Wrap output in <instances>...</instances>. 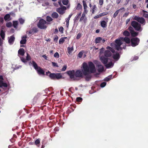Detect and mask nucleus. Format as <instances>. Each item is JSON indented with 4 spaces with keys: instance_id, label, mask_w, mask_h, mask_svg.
Masks as SVG:
<instances>
[{
    "instance_id": "1",
    "label": "nucleus",
    "mask_w": 148,
    "mask_h": 148,
    "mask_svg": "<svg viewBox=\"0 0 148 148\" xmlns=\"http://www.w3.org/2000/svg\"><path fill=\"white\" fill-rule=\"evenodd\" d=\"M82 64L84 70L83 74L85 76L86 80L89 81L90 80L92 77V75L89 73L90 72V73H92L95 72V66L92 62L91 61L88 62V66L86 62H84Z\"/></svg>"
},
{
    "instance_id": "2",
    "label": "nucleus",
    "mask_w": 148,
    "mask_h": 148,
    "mask_svg": "<svg viewBox=\"0 0 148 148\" xmlns=\"http://www.w3.org/2000/svg\"><path fill=\"white\" fill-rule=\"evenodd\" d=\"M46 75L49 76L50 78L52 79H59L62 77V75L60 73H51L50 72L48 71L46 72Z\"/></svg>"
},
{
    "instance_id": "3",
    "label": "nucleus",
    "mask_w": 148,
    "mask_h": 148,
    "mask_svg": "<svg viewBox=\"0 0 148 148\" xmlns=\"http://www.w3.org/2000/svg\"><path fill=\"white\" fill-rule=\"evenodd\" d=\"M131 25L136 31L141 32L142 28L141 25L135 21H132L131 22Z\"/></svg>"
},
{
    "instance_id": "4",
    "label": "nucleus",
    "mask_w": 148,
    "mask_h": 148,
    "mask_svg": "<svg viewBox=\"0 0 148 148\" xmlns=\"http://www.w3.org/2000/svg\"><path fill=\"white\" fill-rule=\"evenodd\" d=\"M48 24V23L45 20L42 18L39 20L37 24V26L41 29H46L47 28V26L46 25Z\"/></svg>"
},
{
    "instance_id": "5",
    "label": "nucleus",
    "mask_w": 148,
    "mask_h": 148,
    "mask_svg": "<svg viewBox=\"0 0 148 148\" xmlns=\"http://www.w3.org/2000/svg\"><path fill=\"white\" fill-rule=\"evenodd\" d=\"M115 49L118 50H121L122 48L121 47V46L123 42L119 39H117L115 40Z\"/></svg>"
},
{
    "instance_id": "6",
    "label": "nucleus",
    "mask_w": 148,
    "mask_h": 148,
    "mask_svg": "<svg viewBox=\"0 0 148 148\" xmlns=\"http://www.w3.org/2000/svg\"><path fill=\"white\" fill-rule=\"evenodd\" d=\"M131 40V45L132 47H135L138 45L140 42L139 39L137 37L132 38Z\"/></svg>"
},
{
    "instance_id": "7",
    "label": "nucleus",
    "mask_w": 148,
    "mask_h": 148,
    "mask_svg": "<svg viewBox=\"0 0 148 148\" xmlns=\"http://www.w3.org/2000/svg\"><path fill=\"white\" fill-rule=\"evenodd\" d=\"M133 19L137 21L141 24H145V20L144 18L142 17H139L138 16H135L134 18Z\"/></svg>"
},
{
    "instance_id": "8",
    "label": "nucleus",
    "mask_w": 148,
    "mask_h": 148,
    "mask_svg": "<svg viewBox=\"0 0 148 148\" xmlns=\"http://www.w3.org/2000/svg\"><path fill=\"white\" fill-rule=\"evenodd\" d=\"M69 75L70 78L73 80L75 79V72L74 70L69 71L66 72Z\"/></svg>"
},
{
    "instance_id": "9",
    "label": "nucleus",
    "mask_w": 148,
    "mask_h": 148,
    "mask_svg": "<svg viewBox=\"0 0 148 148\" xmlns=\"http://www.w3.org/2000/svg\"><path fill=\"white\" fill-rule=\"evenodd\" d=\"M66 9V8L64 6L62 7L58 8L56 9V11L59 14L62 15L64 13V10Z\"/></svg>"
},
{
    "instance_id": "10",
    "label": "nucleus",
    "mask_w": 148,
    "mask_h": 148,
    "mask_svg": "<svg viewBox=\"0 0 148 148\" xmlns=\"http://www.w3.org/2000/svg\"><path fill=\"white\" fill-rule=\"evenodd\" d=\"M100 60L101 62L105 65L107 63L108 58L107 57H105L104 56H102L100 58Z\"/></svg>"
},
{
    "instance_id": "11",
    "label": "nucleus",
    "mask_w": 148,
    "mask_h": 148,
    "mask_svg": "<svg viewBox=\"0 0 148 148\" xmlns=\"http://www.w3.org/2000/svg\"><path fill=\"white\" fill-rule=\"evenodd\" d=\"M104 19L105 20H106V21L103 20L101 21L100 22L101 26L103 28H104L107 27L108 18H104Z\"/></svg>"
},
{
    "instance_id": "12",
    "label": "nucleus",
    "mask_w": 148,
    "mask_h": 148,
    "mask_svg": "<svg viewBox=\"0 0 148 148\" xmlns=\"http://www.w3.org/2000/svg\"><path fill=\"white\" fill-rule=\"evenodd\" d=\"M75 75L76 77H82L83 73L81 71L78 70L75 72Z\"/></svg>"
},
{
    "instance_id": "13",
    "label": "nucleus",
    "mask_w": 148,
    "mask_h": 148,
    "mask_svg": "<svg viewBox=\"0 0 148 148\" xmlns=\"http://www.w3.org/2000/svg\"><path fill=\"white\" fill-rule=\"evenodd\" d=\"M36 71L39 75H45V71L40 67H39V68Z\"/></svg>"
},
{
    "instance_id": "14",
    "label": "nucleus",
    "mask_w": 148,
    "mask_h": 148,
    "mask_svg": "<svg viewBox=\"0 0 148 148\" xmlns=\"http://www.w3.org/2000/svg\"><path fill=\"white\" fill-rule=\"evenodd\" d=\"M121 40H122L123 41L125 42L127 44H129L130 43L131 40L128 37H125L124 38L121 37L120 38Z\"/></svg>"
},
{
    "instance_id": "15",
    "label": "nucleus",
    "mask_w": 148,
    "mask_h": 148,
    "mask_svg": "<svg viewBox=\"0 0 148 148\" xmlns=\"http://www.w3.org/2000/svg\"><path fill=\"white\" fill-rule=\"evenodd\" d=\"M15 38L14 35H12L11 36L10 38L8 39V42L10 45L12 44L15 40Z\"/></svg>"
},
{
    "instance_id": "16",
    "label": "nucleus",
    "mask_w": 148,
    "mask_h": 148,
    "mask_svg": "<svg viewBox=\"0 0 148 148\" xmlns=\"http://www.w3.org/2000/svg\"><path fill=\"white\" fill-rule=\"evenodd\" d=\"M104 56L106 57H109L112 55V53L110 51L108 50H106L104 52Z\"/></svg>"
},
{
    "instance_id": "17",
    "label": "nucleus",
    "mask_w": 148,
    "mask_h": 148,
    "mask_svg": "<svg viewBox=\"0 0 148 148\" xmlns=\"http://www.w3.org/2000/svg\"><path fill=\"white\" fill-rule=\"evenodd\" d=\"M25 53V50L23 48H20L18 51V55L24 56Z\"/></svg>"
},
{
    "instance_id": "18",
    "label": "nucleus",
    "mask_w": 148,
    "mask_h": 148,
    "mask_svg": "<svg viewBox=\"0 0 148 148\" xmlns=\"http://www.w3.org/2000/svg\"><path fill=\"white\" fill-rule=\"evenodd\" d=\"M120 57V55L118 53H116V54H114L113 56V58L115 60H118Z\"/></svg>"
},
{
    "instance_id": "19",
    "label": "nucleus",
    "mask_w": 148,
    "mask_h": 148,
    "mask_svg": "<svg viewBox=\"0 0 148 148\" xmlns=\"http://www.w3.org/2000/svg\"><path fill=\"white\" fill-rule=\"evenodd\" d=\"M81 14L82 12H79V13L77 14L74 19V21L77 22L79 19L81 15Z\"/></svg>"
},
{
    "instance_id": "20",
    "label": "nucleus",
    "mask_w": 148,
    "mask_h": 148,
    "mask_svg": "<svg viewBox=\"0 0 148 148\" xmlns=\"http://www.w3.org/2000/svg\"><path fill=\"white\" fill-rule=\"evenodd\" d=\"M27 38L26 36H23L22 38H25V39H22L20 42V43L21 44L23 45L25 44L26 42V38Z\"/></svg>"
},
{
    "instance_id": "21",
    "label": "nucleus",
    "mask_w": 148,
    "mask_h": 148,
    "mask_svg": "<svg viewBox=\"0 0 148 148\" xmlns=\"http://www.w3.org/2000/svg\"><path fill=\"white\" fill-rule=\"evenodd\" d=\"M124 8H121L117 10V11H116L114 13V15H113V17L114 18H115L117 15L118 14L119 11L120 10H124Z\"/></svg>"
},
{
    "instance_id": "22",
    "label": "nucleus",
    "mask_w": 148,
    "mask_h": 148,
    "mask_svg": "<svg viewBox=\"0 0 148 148\" xmlns=\"http://www.w3.org/2000/svg\"><path fill=\"white\" fill-rule=\"evenodd\" d=\"M51 17L54 18H57L58 16V14L56 12H53L51 15Z\"/></svg>"
},
{
    "instance_id": "23",
    "label": "nucleus",
    "mask_w": 148,
    "mask_h": 148,
    "mask_svg": "<svg viewBox=\"0 0 148 148\" xmlns=\"http://www.w3.org/2000/svg\"><path fill=\"white\" fill-rule=\"evenodd\" d=\"M32 64L34 69L36 70L39 68V67L38 66L37 64L34 61H32Z\"/></svg>"
},
{
    "instance_id": "24",
    "label": "nucleus",
    "mask_w": 148,
    "mask_h": 148,
    "mask_svg": "<svg viewBox=\"0 0 148 148\" xmlns=\"http://www.w3.org/2000/svg\"><path fill=\"white\" fill-rule=\"evenodd\" d=\"M102 38L101 37H98L96 38L95 42L96 44L101 43Z\"/></svg>"
},
{
    "instance_id": "25",
    "label": "nucleus",
    "mask_w": 148,
    "mask_h": 148,
    "mask_svg": "<svg viewBox=\"0 0 148 148\" xmlns=\"http://www.w3.org/2000/svg\"><path fill=\"white\" fill-rule=\"evenodd\" d=\"M98 71L99 72H101L103 71L104 67L101 65H99L98 66Z\"/></svg>"
},
{
    "instance_id": "26",
    "label": "nucleus",
    "mask_w": 148,
    "mask_h": 148,
    "mask_svg": "<svg viewBox=\"0 0 148 148\" xmlns=\"http://www.w3.org/2000/svg\"><path fill=\"white\" fill-rule=\"evenodd\" d=\"M123 35L126 36H129L130 33L127 31L125 30L123 32Z\"/></svg>"
},
{
    "instance_id": "27",
    "label": "nucleus",
    "mask_w": 148,
    "mask_h": 148,
    "mask_svg": "<svg viewBox=\"0 0 148 148\" xmlns=\"http://www.w3.org/2000/svg\"><path fill=\"white\" fill-rule=\"evenodd\" d=\"M114 65V64L112 62H110L108 64H106L105 65L106 67L107 68H109L111 66H113Z\"/></svg>"
},
{
    "instance_id": "28",
    "label": "nucleus",
    "mask_w": 148,
    "mask_h": 148,
    "mask_svg": "<svg viewBox=\"0 0 148 148\" xmlns=\"http://www.w3.org/2000/svg\"><path fill=\"white\" fill-rule=\"evenodd\" d=\"M0 35L3 39H4L5 38V32L3 30L1 31Z\"/></svg>"
},
{
    "instance_id": "29",
    "label": "nucleus",
    "mask_w": 148,
    "mask_h": 148,
    "mask_svg": "<svg viewBox=\"0 0 148 148\" xmlns=\"http://www.w3.org/2000/svg\"><path fill=\"white\" fill-rule=\"evenodd\" d=\"M131 34V36L132 37H135L137 36L138 34V32H135L134 31L132 32H131L130 33Z\"/></svg>"
},
{
    "instance_id": "30",
    "label": "nucleus",
    "mask_w": 148,
    "mask_h": 148,
    "mask_svg": "<svg viewBox=\"0 0 148 148\" xmlns=\"http://www.w3.org/2000/svg\"><path fill=\"white\" fill-rule=\"evenodd\" d=\"M18 21H13V25L15 28H17L18 25Z\"/></svg>"
},
{
    "instance_id": "31",
    "label": "nucleus",
    "mask_w": 148,
    "mask_h": 148,
    "mask_svg": "<svg viewBox=\"0 0 148 148\" xmlns=\"http://www.w3.org/2000/svg\"><path fill=\"white\" fill-rule=\"evenodd\" d=\"M97 7L95 5H94L92 8L91 12L92 14H94L95 12V11L96 10Z\"/></svg>"
},
{
    "instance_id": "32",
    "label": "nucleus",
    "mask_w": 148,
    "mask_h": 148,
    "mask_svg": "<svg viewBox=\"0 0 148 148\" xmlns=\"http://www.w3.org/2000/svg\"><path fill=\"white\" fill-rule=\"evenodd\" d=\"M143 12L144 13L143 16L145 18H148V14L146 13H147L148 12L144 10H143Z\"/></svg>"
},
{
    "instance_id": "33",
    "label": "nucleus",
    "mask_w": 148,
    "mask_h": 148,
    "mask_svg": "<svg viewBox=\"0 0 148 148\" xmlns=\"http://www.w3.org/2000/svg\"><path fill=\"white\" fill-rule=\"evenodd\" d=\"M68 52L69 54H70L73 50V47H68L67 48Z\"/></svg>"
},
{
    "instance_id": "34",
    "label": "nucleus",
    "mask_w": 148,
    "mask_h": 148,
    "mask_svg": "<svg viewBox=\"0 0 148 148\" xmlns=\"http://www.w3.org/2000/svg\"><path fill=\"white\" fill-rule=\"evenodd\" d=\"M82 8V5L80 3H78L76 8V9L77 10H80Z\"/></svg>"
},
{
    "instance_id": "35",
    "label": "nucleus",
    "mask_w": 148,
    "mask_h": 148,
    "mask_svg": "<svg viewBox=\"0 0 148 148\" xmlns=\"http://www.w3.org/2000/svg\"><path fill=\"white\" fill-rule=\"evenodd\" d=\"M112 76L111 75L109 76L108 77H106L105 78L104 80L105 81L108 82L111 79H112Z\"/></svg>"
},
{
    "instance_id": "36",
    "label": "nucleus",
    "mask_w": 148,
    "mask_h": 148,
    "mask_svg": "<svg viewBox=\"0 0 148 148\" xmlns=\"http://www.w3.org/2000/svg\"><path fill=\"white\" fill-rule=\"evenodd\" d=\"M85 14H84V13H82V16L79 20L80 21H82V20H84V21L85 22V19H84V18L85 17Z\"/></svg>"
},
{
    "instance_id": "37",
    "label": "nucleus",
    "mask_w": 148,
    "mask_h": 148,
    "mask_svg": "<svg viewBox=\"0 0 148 148\" xmlns=\"http://www.w3.org/2000/svg\"><path fill=\"white\" fill-rule=\"evenodd\" d=\"M10 17V15L9 14H6L4 17L5 21L7 20Z\"/></svg>"
},
{
    "instance_id": "38",
    "label": "nucleus",
    "mask_w": 148,
    "mask_h": 148,
    "mask_svg": "<svg viewBox=\"0 0 148 148\" xmlns=\"http://www.w3.org/2000/svg\"><path fill=\"white\" fill-rule=\"evenodd\" d=\"M1 87H2V86L5 87H8V85L5 82H3V80H2V82L1 83Z\"/></svg>"
},
{
    "instance_id": "39",
    "label": "nucleus",
    "mask_w": 148,
    "mask_h": 148,
    "mask_svg": "<svg viewBox=\"0 0 148 148\" xmlns=\"http://www.w3.org/2000/svg\"><path fill=\"white\" fill-rule=\"evenodd\" d=\"M62 3L63 5H67L69 3L68 0H62Z\"/></svg>"
},
{
    "instance_id": "40",
    "label": "nucleus",
    "mask_w": 148,
    "mask_h": 148,
    "mask_svg": "<svg viewBox=\"0 0 148 148\" xmlns=\"http://www.w3.org/2000/svg\"><path fill=\"white\" fill-rule=\"evenodd\" d=\"M53 19L50 16H47L46 17V20L48 22H50L53 20Z\"/></svg>"
},
{
    "instance_id": "41",
    "label": "nucleus",
    "mask_w": 148,
    "mask_h": 148,
    "mask_svg": "<svg viewBox=\"0 0 148 148\" xmlns=\"http://www.w3.org/2000/svg\"><path fill=\"white\" fill-rule=\"evenodd\" d=\"M108 12H103V13L100 14H99L100 15V16L101 17L105 16L106 15L108 14Z\"/></svg>"
},
{
    "instance_id": "42",
    "label": "nucleus",
    "mask_w": 148,
    "mask_h": 148,
    "mask_svg": "<svg viewBox=\"0 0 148 148\" xmlns=\"http://www.w3.org/2000/svg\"><path fill=\"white\" fill-rule=\"evenodd\" d=\"M83 3V5L84 6V9H87V6L86 3V1H85L84 0H83L82 1Z\"/></svg>"
},
{
    "instance_id": "43",
    "label": "nucleus",
    "mask_w": 148,
    "mask_h": 148,
    "mask_svg": "<svg viewBox=\"0 0 148 148\" xmlns=\"http://www.w3.org/2000/svg\"><path fill=\"white\" fill-rule=\"evenodd\" d=\"M128 29L130 31V33L134 31L133 27L132 26H130L128 28Z\"/></svg>"
},
{
    "instance_id": "44",
    "label": "nucleus",
    "mask_w": 148,
    "mask_h": 148,
    "mask_svg": "<svg viewBox=\"0 0 148 148\" xmlns=\"http://www.w3.org/2000/svg\"><path fill=\"white\" fill-rule=\"evenodd\" d=\"M12 23L11 22H8L6 24V26L8 27H10L12 26Z\"/></svg>"
},
{
    "instance_id": "45",
    "label": "nucleus",
    "mask_w": 148,
    "mask_h": 148,
    "mask_svg": "<svg viewBox=\"0 0 148 148\" xmlns=\"http://www.w3.org/2000/svg\"><path fill=\"white\" fill-rule=\"evenodd\" d=\"M76 101L78 102H81L82 100V99L81 97H77L76 99Z\"/></svg>"
},
{
    "instance_id": "46",
    "label": "nucleus",
    "mask_w": 148,
    "mask_h": 148,
    "mask_svg": "<svg viewBox=\"0 0 148 148\" xmlns=\"http://www.w3.org/2000/svg\"><path fill=\"white\" fill-rule=\"evenodd\" d=\"M19 21L20 23L21 24H23L25 21L24 20L21 18H19Z\"/></svg>"
},
{
    "instance_id": "47",
    "label": "nucleus",
    "mask_w": 148,
    "mask_h": 148,
    "mask_svg": "<svg viewBox=\"0 0 148 148\" xmlns=\"http://www.w3.org/2000/svg\"><path fill=\"white\" fill-rule=\"evenodd\" d=\"M65 40L64 38H61L59 40V43L60 44L64 42Z\"/></svg>"
},
{
    "instance_id": "48",
    "label": "nucleus",
    "mask_w": 148,
    "mask_h": 148,
    "mask_svg": "<svg viewBox=\"0 0 148 148\" xmlns=\"http://www.w3.org/2000/svg\"><path fill=\"white\" fill-rule=\"evenodd\" d=\"M27 56H26V60L29 61L31 60V57L27 53Z\"/></svg>"
},
{
    "instance_id": "49",
    "label": "nucleus",
    "mask_w": 148,
    "mask_h": 148,
    "mask_svg": "<svg viewBox=\"0 0 148 148\" xmlns=\"http://www.w3.org/2000/svg\"><path fill=\"white\" fill-rule=\"evenodd\" d=\"M20 58L21 59V61L22 62H23L24 63H25V62H27L25 58H24L23 57H20Z\"/></svg>"
},
{
    "instance_id": "50",
    "label": "nucleus",
    "mask_w": 148,
    "mask_h": 148,
    "mask_svg": "<svg viewBox=\"0 0 148 148\" xmlns=\"http://www.w3.org/2000/svg\"><path fill=\"white\" fill-rule=\"evenodd\" d=\"M59 31L62 34H63V33L64 28L62 27H60L59 28Z\"/></svg>"
},
{
    "instance_id": "51",
    "label": "nucleus",
    "mask_w": 148,
    "mask_h": 148,
    "mask_svg": "<svg viewBox=\"0 0 148 148\" xmlns=\"http://www.w3.org/2000/svg\"><path fill=\"white\" fill-rule=\"evenodd\" d=\"M83 54V52L82 51H80L78 54L77 55V56L79 58H81L82 57Z\"/></svg>"
},
{
    "instance_id": "52",
    "label": "nucleus",
    "mask_w": 148,
    "mask_h": 148,
    "mask_svg": "<svg viewBox=\"0 0 148 148\" xmlns=\"http://www.w3.org/2000/svg\"><path fill=\"white\" fill-rule=\"evenodd\" d=\"M73 14H70L68 18L66 19V21L69 22V20L70 18L73 15Z\"/></svg>"
},
{
    "instance_id": "53",
    "label": "nucleus",
    "mask_w": 148,
    "mask_h": 148,
    "mask_svg": "<svg viewBox=\"0 0 148 148\" xmlns=\"http://www.w3.org/2000/svg\"><path fill=\"white\" fill-rule=\"evenodd\" d=\"M54 56L55 58H58L59 57V54L58 52H56L55 53L54 55Z\"/></svg>"
},
{
    "instance_id": "54",
    "label": "nucleus",
    "mask_w": 148,
    "mask_h": 148,
    "mask_svg": "<svg viewBox=\"0 0 148 148\" xmlns=\"http://www.w3.org/2000/svg\"><path fill=\"white\" fill-rule=\"evenodd\" d=\"M40 143V140L39 139H36L35 141V144L36 145H37Z\"/></svg>"
},
{
    "instance_id": "55",
    "label": "nucleus",
    "mask_w": 148,
    "mask_h": 148,
    "mask_svg": "<svg viewBox=\"0 0 148 148\" xmlns=\"http://www.w3.org/2000/svg\"><path fill=\"white\" fill-rule=\"evenodd\" d=\"M106 82H102L100 84V86L101 87H103L106 85Z\"/></svg>"
},
{
    "instance_id": "56",
    "label": "nucleus",
    "mask_w": 148,
    "mask_h": 148,
    "mask_svg": "<svg viewBox=\"0 0 148 148\" xmlns=\"http://www.w3.org/2000/svg\"><path fill=\"white\" fill-rule=\"evenodd\" d=\"M67 68V66L66 65H64L62 68L61 70L62 71H65Z\"/></svg>"
},
{
    "instance_id": "57",
    "label": "nucleus",
    "mask_w": 148,
    "mask_h": 148,
    "mask_svg": "<svg viewBox=\"0 0 148 148\" xmlns=\"http://www.w3.org/2000/svg\"><path fill=\"white\" fill-rule=\"evenodd\" d=\"M52 65L53 67H58V66L57 63L54 62H52Z\"/></svg>"
},
{
    "instance_id": "58",
    "label": "nucleus",
    "mask_w": 148,
    "mask_h": 148,
    "mask_svg": "<svg viewBox=\"0 0 148 148\" xmlns=\"http://www.w3.org/2000/svg\"><path fill=\"white\" fill-rule=\"evenodd\" d=\"M103 0H99V3L100 5L101 6L103 5Z\"/></svg>"
},
{
    "instance_id": "59",
    "label": "nucleus",
    "mask_w": 148,
    "mask_h": 148,
    "mask_svg": "<svg viewBox=\"0 0 148 148\" xmlns=\"http://www.w3.org/2000/svg\"><path fill=\"white\" fill-rule=\"evenodd\" d=\"M81 36V34L80 33H79L77 35L76 38L77 39H79Z\"/></svg>"
},
{
    "instance_id": "60",
    "label": "nucleus",
    "mask_w": 148,
    "mask_h": 148,
    "mask_svg": "<svg viewBox=\"0 0 148 148\" xmlns=\"http://www.w3.org/2000/svg\"><path fill=\"white\" fill-rule=\"evenodd\" d=\"M34 33H36L38 32V29L36 28H34L32 29Z\"/></svg>"
},
{
    "instance_id": "61",
    "label": "nucleus",
    "mask_w": 148,
    "mask_h": 148,
    "mask_svg": "<svg viewBox=\"0 0 148 148\" xmlns=\"http://www.w3.org/2000/svg\"><path fill=\"white\" fill-rule=\"evenodd\" d=\"M34 33L33 32V31L32 29L30 30L29 31V32H28V35L29 34H33Z\"/></svg>"
},
{
    "instance_id": "62",
    "label": "nucleus",
    "mask_w": 148,
    "mask_h": 148,
    "mask_svg": "<svg viewBox=\"0 0 148 148\" xmlns=\"http://www.w3.org/2000/svg\"><path fill=\"white\" fill-rule=\"evenodd\" d=\"M88 12V11L87 10V9H84V11L83 13H84L85 14H86Z\"/></svg>"
},
{
    "instance_id": "63",
    "label": "nucleus",
    "mask_w": 148,
    "mask_h": 148,
    "mask_svg": "<svg viewBox=\"0 0 148 148\" xmlns=\"http://www.w3.org/2000/svg\"><path fill=\"white\" fill-rule=\"evenodd\" d=\"M101 16H100V15L99 14V15H96V16H95L94 18L95 19H97V18H99Z\"/></svg>"
},
{
    "instance_id": "64",
    "label": "nucleus",
    "mask_w": 148,
    "mask_h": 148,
    "mask_svg": "<svg viewBox=\"0 0 148 148\" xmlns=\"http://www.w3.org/2000/svg\"><path fill=\"white\" fill-rule=\"evenodd\" d=\"M58 37L57 36H56L54 39V40L55 41H57L58 40Z\"/></svg>"
}]
</instances>
